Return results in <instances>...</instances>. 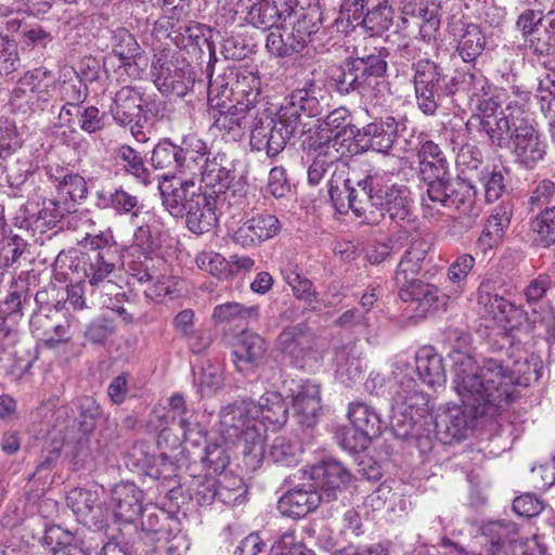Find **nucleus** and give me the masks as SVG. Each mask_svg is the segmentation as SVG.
<instances>
[{
	"mask_svg": "<svg viewBox=\"0 0 555 555\" xmlns=\"http://www.w3.org/2000/svg\"><path fill=\"white\" fill-rule=\"evenodd\" d=\"M453 388L473 417L493 418L513 400L499 358L480 363L467 352L453 351Z\"/></svg>",
	"mask_w": 555,
	"mask_h": 555,
	"instance_id": "nucleus-1",
	"label": "nucleus"
},
{
	"mask_svg": "<svg viewBox=\"0 0 555 555\" xmlns=\"http://www.w3.org/2000/svg\"><path fill=\"white\" fill-rule=\"evenodd\" d=\"M231 175L230 171H210L202 184L203 196L189 203L184 216L189 230L195 234L207 233L212 230L219 216L229 208Z\"/></svg>",
	"mask_w": 555,
	"mask_h": 555,
	"instance_id": "nucleus-2",
	"label": "nucleus"
},
{
	"mask_svg": "<svg viewBox=\"0 0 555 555\" xmlns=\"http://www.w3.org/2000/svg\"><path fill=\"white\" fill-rule=\"evenodd\" d=\"M446 176L443 171L441 177L428 183L426 195L422 197L424 216L436 219L441 215V208H448L469 219L478 217L481 206L476 201L475 189Z\"/></svg>",
	"mask_w": 555,
	"mask_h": 555,
	"instance_id": "nucleus-3",
	"label": "nucleus"
},
{
	"mask_svg": "<svg viewBox=\"0 0 555 555\" xmlns=\"http://www.w3.org/2000/svg\"><path fill=\"white\" fill-rule=\"evenodd\" d=\"M402 366L408 364H397L396 385L392 388L391 397V426L396 436L408 438L413 435L418 418L423 416L428 405V396L418 389L415 379L402 374Z\"/></svg>",
	"mask_w": 555,
	"mask_h": 555,
	"instance_id": "nucleus-4",
	"label": "nucleus"
},
{
	"mask_svg": "<svg viewBox=\"0 0 555 555\" xmlns=\"http://www.w3.org/2000/svg\"><path fill=\"white\" fill-rule=\"evenodd\" d=\"M479 312L501 326L507 338H516V334L528 335L530 324L527 314L517 306L498 293L494 282L485 280L477 291Z\"/></svg>",
	"mask_w": 555,
	"mask_h": 555,
	"instance_id": "nucleus-5",
	"label": "nucleus"
},
{
	"mask_svg": "<svg viewBox=\"0 0 555 555\" xmlns=\"http://www.w3.org/2000/svg\"><path fill=\"white\" fill-rule=\"evenodd\" d=\"M348 418L352 430L344 434L343 446L350 452L365 450L370 441L382 434L383 423L379 415L363 402L349 404Z\"/></svg>",
	"mask_w": 555,
	"mask_h": 555,
	"instance_id": "nucleus-6",
	"label": "nucleus"
},
{
	"mask_svg": "<svg viewBox=\"0 0 555 555\" xmlns=\"http://www.w3.org/2000/svg\"><path fill=\"white\" fill-rule=\"evenodd\" d=\"M399 297L404 302L414 305L413 312L416 319H425L439 311H446L450 301L455 300L447 288L441 292L438 286L422 280L400 286Z\"/></svg>",
	"mask_w": 555,
	"mask_h": 555,
	"instance_id": "nucleus-7",
	"label": "nucleus"
},
{
	"mask_svg": "<svg viewBox=\"0 0 555 555\" xmlns=\"http://www.w3.org/2000/svg\"><path fill=\"white\" fill-rule=\"evenodd\" d=\"M439 0H405L401 10L404 29H415L427 43L436 40L441 23Z\"/></svg>",
	"mask_w": 555,
	"mask_h": 555,
	"instance_id": "nucleus-8",
	"label": "nucleus"
},
{
	"mask_svg": "<svg viewBox=\"0 0 555 555\" xmlns=\"http://www.w3.org/2000/svg\"><path fill=\"white\" fill-rule=\"evenodd\" d=\"M413 83L420 109L426 115H434L438 107L441 81L444 79L442 68L429 59H420L413 63Z\"/></svg>",
	"mask_w": 555,
	"mask_h": 555,
	"instance_id": "nucleus-9",
	"label": "nucleus"
},
{
	"mask_svg": "<svg viewBox=\"0 0 555 555\" xmlns=\"http://www.w3.org/2000/svg\"><path fill=\"white\" fill-rule=\"evenodd\" d=\"M154 82L166 95L184 96L194 86L195 78L189 64L181 66L171 61L157 57L152 64Z\"/></svg>",
	"mask_w": 555,
	"mask_h": 555,
	"instance_id": "nucleus-10",
	"label": "nucleus"
},
{
	"mask_svg": "<svg viewBox=\"0 0 555 555\" xmlns=\"http://www.w3.org/2000/svg\"><path fill=\"white\" fill-rule=\"evenodd\" d=\"M143 94L140 89L131 86H125L119 89L111 105V113L113 118L121 126H129L130 134L138 137L143 133Z\"/></svg>",
	"mask_w": 555,
	"mask_h": 555,
	"instance_id": "nucleus-11",
	"label": "nucleus"
},
{
	"mask_svg": "<svg viewBox=\"0 0 555 555\" xmlns=\"http://www.w3.org/2000/svg\"><path fill=\"white\" fill-rule=\"evenodd\" d=\"M118 260L116 247H104L102 250H89L77 257L72 269L79 274L78 279L98 286L115 270Z\"/></svg>",
	"mask_w": 555,
	"mask_h": 555,
	"instance_id": "nucleus-12",
	"label": "nucleus"
},
{
	"mask_svg": "<svg viewBox=\"0 0 555 555\" xmlns=\"http://www.w3.org/2000/svg\"><path fill=\"white\" fill-rule=\"evenodd\" d=\"M383 186V175L374 173L369 175L364 179L357 182V186L351 183V190L348 193V201L339 202L340 214H347L349 210L359 217L363 218L364 222L375 224L378 223V218L375 212L371 210L372 197L380 192Z\"/></svg>",
	"mask_w": 555,
	"mask_h": 555,
	"instance_id": "nucleus-13",
	"label": "nucleus"
},
{
	"mask_svg": "<svg viewBox=\"0 0 555 555\" xmlns=\"http://www.w3.org/2000/svg\"><path fill=\"white\" fill-rule=\"evenodd\" d=\"M158 190L163 204L173 217H182L189 209V203L203 196L202 182L196 185L193 180H181L163 176L158 180Z\"/></svg>",
	"mask_w": 555,
	"mask_h": 555,
	"instance_id": "nucleus-14",
	"label": "nucleus"
},
{
	"mask_svg": "<svg viewBox=\"0 0 555 555\" xmlns=\"http://www.w3.org/2000/svg\"><path fill=\"white\" fill-rule=\"evenodd\" d=\"M310 479L323 495V499L331 502L336 500L338 493L349 486L352 475L341 462L325 459L310 468Z\"/></svg>",
	"mask_w": 555,
	"mask_h": 555,
	"instance_id": "nucleus-15",
	"label": "nucleus"
},
{
	"mask_svg": "<svg viewBox=\"0 0 555 555\" xmlns=\"http://www.w3.org/2000/svg\"><path fill=\"white\" fill-rule=\"evenodd\" d=\"M281 115L287 120L295 119L297 124V137L301 139L306 131L305 126L300 121V116L308 117L320 114V102L317 96V86L310 80L302 88L294 90L284 99L280 107Z\"/></svg>",
	"mask_w": 555,
	"mask_h": 555,
	"instance_id": "nucleus-16",
	"label": "nucleus"
},
{
	"mask_svg": "<svg viewBox=\"0 0 555 555\" xmlns=\"http://www.w3.org/2000/svg\"><path fill=\"white\" fill-rule=\"evenodd\" d=\"M477 418L464 405H447L435 417L436 436L443 444L461 441L466 438L470 423Z\"/></svg>",
	"mask_w": 555,
	"mask_h": 555,
	"instance_id": "nucleus-17",
	"label": "nucleus"
},
{
	"mask_svg": "<svg viewBox=\"0 0 555 555\" xmlns=\"http://www.w3.org/2000/svg\"><path fill=\"white\" fill-rule=\"evenodd\" d=\"M372 207L377 209L378 214H375V217L378 220L385 214H388L392 220H404L411 210L410 191L402 184L388 185L383 176V186L380 192L372 197Z\"/></svg>",
	"mask_w": 555,
	"mask_h": 555,
	"instance_id": "nucleus-18",
	"label": "nucleus"
},
{
	"mask_svg": "<svg viewBox=\"0 0 555 555\" xmlns=\"http://www.w3.org/2000/svg\"><path fill=\"white\" fill-rule=\"evenodd\" d=\"M323 501L314 483H304L283 494L278 502V509L282 515L296 519L317 509Z\"/></svg>",
	"mask_w": 555,
	"mask_h": 555,
	"instance_id": "nucleus-19",
	"label": "nucleus"
},
{
	"mask_svg": "<svg viewBox=\"0 0 555 555\" xmlns=\"http://www.w3.org/2000/svg\"><path fill=\"white\" fill-rule=\"evenodd\" d=\"M296 127V120H287L280 109L276 114L263 109L254 119L250 139H299Z\"/></svg>",
	"mask_w": 555,
	"mask_h": 555,
	"instance_id": "nucleus-20",
	"label": "nucleus"
},
{
	"mask_svg": "<svg viewBox=\"0 0 555 555\" xmlns=\"http://www.w3.org/2000/svg\"><path fill=\"white\" fill-rule=\"evenodd\" d=\"M258 422L256 402L250 399L237 400L224 406L220 412L222 431L230 439H233V437H236L240 433Z\"/></svg>",
	"mask_w": 555,
	"mask_h": 555,
	"instance_id": "nucleus-21",
	"label": "nucleus"
},
{
	"mask_svg": "<svg viewBox=\"0 0 555 555\" xmlns=\"http://www.w3.org/2000/svg\"><path fill=\"white\" fill-rule=\"evenodd\" d=\"M142 491L133 482H120L111 492L109 508L115 517L130 522L142 512Z\"/></svg>",
	"mask_w": 555,
	"mask_h": 555,
	"instance_id": "nucleus-22",
	"label": "nucleus"
},
{
	"mask_svg": "<svg viewBox=\"0 0 555 555\" xmlns=\"http://www.w3.org/2000/svg\"><path fill=\"white\" fill-rule=\"evenodd\" d=\"M279 219L269 214L257 215L244 222L234 233V241L244 246H251L273 237L280 231Z\"/></svg>",
	"mask_w": 555,
	"mask_h": 555,
	"instance_id": "nucleus-23",
	"label": "nucleus"
},
{
	"mask_svg": "<svg viewBox=\"0 0 555 555\" xmlns=\"http://www.w3.org/2000/svg\"><path fill=\"white\" fill-rule=\"evenodd\" d=\"M343 147L341 141H314L309 146H302L304 150L315 154L312 164L308 168V183L310 185L314 186L321 182L328 166L344 155V151H340Z\"/></svg>",
	"mask_w": 555,
	"mask_h": 555,
	"instance_id": "nucleus-24",
	"label": "nucleus"
},
{
	"mask_svg": "<svg viewBox=\"0 0 555 555\" xmlns=\"http://www.w3.org/2000/svg\"><path fill=\"white\" fill-rule=\"evenodd\" d=\"M236 13L243 15L248 24L255 27L269 28L276 26L281 13L274 0H237Z\"/></svg>",
	"mask_w": 555,
	"mask_h": 555,
	"instance_id": "nucleus-25",
	"label": "nucleus"
},
{
	"mask_svg": "<svg viewBox=\"0 0 555 555\" xmlns=\"http://www.w3.org/2000/svg\"><path fill=\"white\" fill-rule=\"evenodd\" d=\"M293 406L297 422L305 427H312L317 423L321 411L320 387L309 380L299 386L293 396Z\"/></svg>",
	"mask_w": 555,
	"mask_h": 555,
	"instance_id": "nucleus-26",
	"label": "nucleus"
},
{
	"mask_svg": "<svg viewBox=\"0 0 555 555\" xmlns=\"http://www.w3.org/2000/svg\"><path fill=\"white\" fill-rule=\"evenodd\" d=\"M420 379L431 388L443 387L447 374L442 357L431 346H423L415 353Z\"/></svg>",
	"mask_w": 555,
	"mask_h": 555,
	"instance_id": "nucleus-27",
	"label": "nucleus"
},
{
	"mask_svg": "<svg viewBox=\"0 0 555 555\" xmlns=\"http://www.w3.org/2000/svg\"><path fill=\"white\" fill-rule=\"evenodd\" d=\"M266 350V341L260 335L244 332L232 351V361L237 371L248 373L262 359Z\"/></svg>",
	"mask_w": 555,
	"mask_h": 555,
	"instance_id": "nucleus-28",
	"label": "nucleus"
},
{
	"mask_svg": "<svg viewBox=\"0 0 555 555\" xmlns=\"http://www.w3.org/2000/svg\"><path fill=\"white\" fill-rule=\"evenodd\" d=\"M516 335V338H511L509 343L512 347L516 348L518 354L515 358L509 356L507 360L499 359L504 371V375L508 377V379H511L509 382H507L509 384L507 388L508 390H511V395L513 398L515 396V387L517 385L527 386L532 376L537 378V371L535 369L531 367V364L529 363L526 352H522L518 347L515 346V340L520 343L522 336L529 337V334Z\"/></svg>",
	"mask_w": 555,
	"mask_h": 555,
	"instance_id": "nucleus-29",
	"label": "nucleus"
},
{
	"mask_svg": "<svg viewBox=\"0 0 555 555\" xmlns=\"http://www.w3.org/2000/svg\"><path fill=\"white\" fill-rule=\"evenodd\" d=\"M429 250V244L423 240H414L401 257L395 273L398 287L416 281L415 276L422 270V263Z\"/></svg>",
	"mask_w": 555,
	"mask_h": 555,
	"instance_id": "nucleus-30",
	"label": "nucleus"
},
{
	"mask_svg": "<svg viewBox=\"0 0 555 555\" xmlns=\"http://www.w3.org/2000/svg\"><path fill=\"white\" fill-rule=\"evenodd\" d=\"M481 550L478 555H508L507 543L516 528L513 522L490 521L482 526Z\"/></svg>",
	"mask_w": 555,
	"mask_h": 555,
	"instance_id": "nucleus-31",
	"label": "nucleus"
},
{
	"mask_svg": "<svg viewBox=\"0 0 555 555\" xmlns=\"http://www.w3.org/2000/svg\"><path fill=\"white\" fill-rule=\"evenodd\" d=\"M278 348L295 363H299L312 348V335L306 325L285 328L278 337Z\"/></svg>",
	"mask_w": 555,
	"mask_h": 555,
	"instance_id": "nucleus-32",
	"label": "nucleus"
},
{
	"mask_svg": "<svg viewBox=\"0 0 555 555\" xmlns=\"http://www.w3.org/2000/svg\"><path fill=\"white\" fill-rule=\"evenodd\" d=\"M260 78L250 70H240L236 80L232 85L234 104L236 112H248L255 107L261 93Z\"/></svg>",
	"mask_w": 555,
	"mask_h": 555,
	"instance_id": "nucleus-33",
	"label": "nucleus"
},
{
	"mask_svg": "<svg viewBox=\"0 0 555 555\" xmlns=\"http://www.w3.org/2000/svg\"><path fill=\"white\" fill-rule=\"evenodd\" d=\"M33 334L41 340L47 348L54 349L69 340V324L67 322L52 324L47 314L35 315L30 321Z\"/></svg>",
	"mask_w": 555,
	"mask_h": 555,
	"instance_id": "nucleus-34",
	"label": "nucleus"
},
{
	"mask_svg": "<svg viewBox=\"0 0 555 555\" xmlns=\"http://www.w3.org/2000/svg\"><path fill=\"white\" fill-rule=\"evenodd\" d=\"M180 158V167H186L190 170L198 169L202 184H204V178L210 171H228L216 162L209 160V153L204 141L192 142L185 147L181 146Z\"/></svg>",
	"mask_w": 555,
	"mask_h": 555,
	"instance_id": "nucleus-35",
	"label": "nucleus"
},
{
	"mask_svg": "<svg viewBox=\"0 0 555 555\" xmlns=\"http://www.w3.org/2000/svg\"><path fill=\"white\" fill-rule=\"evenodd\" d=\"M282 274L297 299L302 300L311 311L320 309V294L317 292L313 283L300 274L296 266L287 264L282 269Z\"/></svg>",
	"mask_w": 555,
	"mask_h": 555,
	"instance_id": "nucleus-36",
	"label": "nucleus"
},
{
	"mask_svg": "<svg viewBox=\"0 0 555 555\" xmlns=\"http://www.w3.org/2000/svg\"><path fill=\"white\" fill-rule=\"evenodd\" d=\"M361 134L344 108L330 113L320 126V139H357Z\"/></svg>",
	"mask_w": 555,
	"mask_h": 555,
	"instance_id": "nucleus-37",
	"label": "nucleus"
},
{
	"mask_svg": "<svg viewBox=\"0 0 555 555\" xmlns=\"http://www.w3.org/2000/svg\"><path fill=\"white\" fill-rule=\"evenodd\" d=\"M257 420L282 426L288 416V406L282 395L278 391L264 392L256 403Z\"/></svg>",
	"mask_w": 555,
	"mask_h": 555,
	"instance_id": "nucleus-38",
	"label": "nucleus"
},
{
	"mask_svg": "<svg viewBox=\"0 0 555 555\" xmlns=\"http://www.w3.org/2000/svg\"><path fill=\"white\" fill-rule=\"evenodd\" d=\"M351 68L356 72L357 78L354 85V93L359 96L365 90L374 76H384L387 70V62L380 55H367L366 57H351Z\"/></svg>",
	"mask_w": 555,
	"mask_h": 555,
	"instance_id": "nucleus-39",
	"label": "nucleus"
},
{
	"mask_svg": "<svg viewBox=\"0 0 555 555\" xmlns=\"http://www.w3.org/2000/svg\"><path fill=\"white\" fill-rule=\"evenodd\" d=\"M519 115L511 112V120L508 118H500L496 122V139H502L505 131L509 132V139H538L539 132L537 124L531 115L518 108Z\"/></svg>",
	"mask_w": 555,
	"mask_h": 555,
	"instance_id": "nucleus-40",
	"label": "nucleus"
},
{
	"mask_svg": "<svg viewBox=\"0 0 555 555\" xmlns=\"http://www.w3.org/2000/svg\"><path fill=\"white\" fill-rule=\"evenodd\" d=\"M362 134L372 138L411 139L414 137V128L406 118L396 120L391 116L379 119L363 127Z\"/></svg>",
	"mask_w": 555,
	"mask_h": 555,
	"instance_id": "nucleus-41",
	"label": "nucleus"
},
{
	"mask_svg": "<svg viewBox=\"0 0 555 555\" xmlns=\"http://www.w3.org/2000/svg\"><path fill=\"white\" fill-rule=\"evenodd\" d=\"M513 215V205L509 202L499 204L483 228L479 242L491 247L503 235L504 230L509 225Z\"/></svg>",
	"mask_w": 555,
	"mask_h": 555,
	"instance_id": "nucleus-42",
	"label": "nucleus"
},
{
	"mask_svg": "<svg viewBox=\"0 0 555 555\" xmlns=\"http://www.w3.org/2000/svg\"><path fill=\"white\" fill-rule=\"evenodd\" d=\"M456 51L466 63L474 62L485 50L486 36L477 24H464Z\"/></svg>",
	"mask_w": 555,
	"mask_h": 555,
	"instance_id": "nucleus-43",
	"label": "nucleus"
},
{
	"mask_svg": "<svg viewBox=\"0 0 555 555\" xmlns=\"http://www.w3.org/2000/svg\"><path fill=\"white\" fill-rule=\"evenodd\" d=\"M457 90H463L474 99L488 96L491 94L492 85L480 69L473 67L466 72L461 81L456 77L452 78V85L447 87V93L451 94Z\"/></svg>",
	"mask_w": 555,
	"mask_h": 555,
	"instance_id": "nucleus-44",
	"label": "nucleus"
},
{
	"mask_svg": "<svg viewBox=\"0 0 555 555\" xmlns=\"http://www.w3.org/2000/svg\"><path fill=\"white\" fill-rule=\"evenodd\" d=\"M67 506L80 522L88 524L95 509L100 508L99 494L83 488H75L67 493Z\"/></svg>",
	"mask_w": 555,
	"mask_h": 555,
	"instance_id": "nucleus-45",
	"label": "nucleus"
},
{
	"mask_svg": "<svg viewBox=\"0 0 555 555\" xmlns=\"http://www.w3.org/2000/svg\"><path fill=\"white\" fill-rule=\"evenodd\" d=\"M56 171L61 172V175L55 178L57 197L61 201L73 203L75 206L76 203L87 197L88 188L86 180L81 176L65 172L64 169H56ZM74 210L76 211L75 207Z\"/></svg>",
	"mask_w": 555,
	"mask_h": 555,
	"instance_id": "nucleus-46",
	"label": "nucleus"
},
{
	"mask_svg": "<svg viewBox=\"0 0 555 555\" xmlns=\"http://www.w3.org/2000/svg\"><path fill=\"white\" fill-rule=\"evenodd\" d=\"M297 40L292 29L275 26L267 35L266 48L274 56H291L302 51L300 41Z\"/></svg>",
	"mask_w": 555,
	"mask_h": 555,
	"instance_id": "nucleus-47",
	"label": "nucleus"
},
{
	"mask_svg": "<svg viewBox=\"0 0 555 555\" xmlns=\"http://www.w3.org/2000/svg\"><path fill=\"white\" fill-rule=\"evenodd\" d=\"M194 412L188 408L184 396L175 392L168 399V408L164 417L170 418L171 422H178L184 439H188L195 430L197 424L193 421Z\"/></svg>",
	"mask_w": 555,
	"mask_h": 555,
	"instance_id": "nucleus-48",
	"label": "nucleus"
},
{
	"mask_svg": "<svg viewBox=\"0 0 555 555\" xmlns=\"http://www.w3.org/2000/svg\"><path fill=\"white\" fill-rule=\"evenodd\" d=\"M74 534L60 526L49 527L42 538L43 544L52 555H87L73 544Z\"/></svg>",
	"mask_w": 555,
	"mask_h": 555,
	"instance_id": "nucleus-49",
	"label": "nucleus"
},
{
	"mask_svg": "<svg viewBox=\"0 0 555 555\" xmlns=\"http://www.w3.org/2000/svg\"><path fill=\"white\" fill-rule=\"evenodd\" d=\"M474 266L475 258L469 254H462L448 268L447 278L451 285L446 288L455 299L463 294L467 276Z\"/></svg>",
	"mask_w": 555,
	"mask_h": 555,
	"instance_id": "nucleus-50",
	"label": "nucleus"
},
{
	"mask_svg": "<svg viewBox=\"0 0 555 555\" xmlns=\"http://www.w3.org/2000/svg\"><path fill=\"white\" fill-rule=\"evenodd\" d=\"M266 427L261 422L250 425L235 438L242 443V452L246 457L260 462L264 455Z\"/></svg>",
	"mask_w": 555,
	"mask_h": 555,
	"instance_id": "nucleus-51",
	"label": "nucleus"
},
{
	"mask_svg": "<svg viewBox=\"0 0 555 555\" xmlns=\"http://www.w3.org/2000/svg\"><path fill=\"white\" fill-rule=\"evenodd\" d=\"M142 530L145 532V538L155 540L157 537L169 534L173 531L172 525H177L176 521L169 517L164 511H155L145 508L142 509Z\"/></svg>",
	"mask_w": 555,
	"mask_h": 555,
	"instance_id": "nucleus-52",
	"label": "nucleus"
},
{
	"mask_svg": "<svg viewBox=\"0 0 555 555\" xmlns=\"http://www.w3.org/2000/svg\"><path fill=\"white\" fill-rule=\"evenodd\" d=\"M53 77L51 72L44 68H35L22 76V86L31 88V99H36L37 104L47 102L51 96V87Z\"/></svg>",
	"mask_w": 555,
	"mask_h": 555,
	"instance_id": "nucleus-53",
	"label": "nucleus"
},
{
	"mask_svg": "<svg viewBox=\"0 0 555 555\" xmlns=\"http://www.w3.org/2000/svg\"><path fill=\"white\" fill-rule=\"evenodd\" d=\"M259 309L257 306L245 307L238 302H227L215 307L212 319L216 323H234L257 319Z\"/></svg>",
	"mask_w": 555,
	"mask_h": 555,
	"instance_id": "nucleus-54",
	"label": "nucleus"
},
{
	"mask_svg": "<svg viewBox=\"0 0 555 555\" xmlns=\"http://www.w3.org/2000/svg\"><path fill=\"white\" fill-rule=\"evenodd\" d=\"M116 157L125 163V170L134 177L138 183L149 186L152 183L150 170L144 166L141 154L129 145H122L117 151Z\"/></svg>",
	"mask_w": 555,
	"mask_h": 555,
	"instance_id": "nucleus-55",
	"label": "nucleus"
},
{
	"mask_svg": "<svg viewBox=\"0 0 555 555\" xmlns=\"http://www.w3.org/2000/svg\"><path fill=\"white\" fill-rule=\"evenodd\" d=\"M207 100L210 107L218 111L233 108L234 98L232 87L229 88L227 78L217 76L209 80L207 88Z\"/></svg>",
	"mask_w": 555,
	"mask_h": 555,
	"instance_id": "nucleus-56",
	"label": "nucleus"
},
{
	"mask_svg": "<svg viewBox=\"0 0 555 555\" xmlns=\"http://www.w3.org/2000/svg\"><path fill=\"white\" fill-rule=\"evenodd\" d=\"M505 100L506 92L503 89H495L493 94L487 99H476L478 109L487 117V119L482 122V127L487 131L490 139L495 138L496 129L493 128V125L496 126V122L500 120L494 117V114Z\"/></svg>",
	"mask_w": 555,
	"mask_h": 555,
	"instance_id": "nucleus-57",
	"label": "nucleus"
},
{
	"mask_svg": "<svg viewBox=\"0 0 555 555\" xmlns=\"http://www.w3.org/2000/svg\"><path fill=\"white\" fill-rule=\"evenodd\" d=\"M194 498L199 505H210L216 499L225 503L230 499L229 491L220 486L215 477H204L197 482Z\"/></svg>",
	"mask_w": 555,
	"mask_h": 555,
	"instance_id": "nucleus-58",
	"label": "nucleus"
},
{
	"mask_svg": "<svg viewBox=\"0 0 555 555\" xmlns=\"http://www.w3.org/2000/svg\"><path fill=\"white\" fill-rule=\"evenodd\" d=\"M300 450L286 437H276L269 451V457L279 465L294 466L299 462Z\"/></svg>",
	"mask_w": 555,
	"mask_h": 555,
	"instance_id": "nucleus-59",
	"label": "nucleus"
},
{
	"mask_svg": "<svg viewBox=\"0 0 555 555\" xmlns=\"http://www.w3.org/2000/svg\"><path fill=\"white\" fill-rule=\"evenodd\" d=\"M507 147L513 149L516 160L531 167L545 154L543 141H506Z\"/></svg>",
	"mask_w": 555,
	"mask_h": 555,
	"instance_id": "nucleus-60",
	"label": "nucleus"
},
{
	"mask_svg": "<svg viewBox=\"0 0 555 555\" xmlns=\"http://www.w3.org/2000/svg\"><path fill=\"white\" fill-rule=\"evenodd\" d=\"M360 98L365 106L388 105L391 99L389 82L384 79V76H374V80L370 81Z\"/></svg>",
	"mask_w": 555,
	"mask_h": 555,
	"instance_id": "nucleus-61",
	"label": "nucleus"
},
{
	"mask_svg": "<svg viewBox=\"0 0 555 555\" xmlns=\"http://www.w3.org/2000/svg\"><path fill=\"white\" fill-rule=\"evenodd\" d=\"M112 51L120 61L139 55L142 51L137 39L126 28L119 27L112 33L111 37Z\"/></svg>",
	"mask_w": 555,
	"mask_h": 555,
	"instance_id": "nucleus-62",
	"label": "nucleus"
},
{
	"mask_svg": "<svg viewBox=\"0 0 555 555\" xmlns=\"http://www.w3.org/2000/svg\"><path fill=\"white\" fill-rule=\"evenodd\" d=\"M532 231L538 235L535 238L543 246L555 243V206L546 207L531 222Z\"/></svg>",
	"mask_w": 555,
	"mask_h": 555,
	"instance_id": "nucleus-63",
	"label": "nucleus"
},
{
	"mask_svg": "<svg viewBox=\"0 0 555 555\" xmlns=\"http://www.w3.org/2000/svg\"><path fill=\"white\" fill-rule=\"evenodd\" d=\"M118 215H131L138 217L143 208L138 196L130 194L122 188L109 193L108 204Z\"/></svg>",
	"mask_w": 555,
	"mask_h": 555,
	"instance_id": "nucleus-64",
	"label": "nucleus"
}]
</instances>
